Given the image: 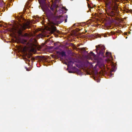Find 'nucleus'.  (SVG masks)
<instances>
[{
    "mask_svg": "<svg viewBox=\"0 0 132 132\" xmlns=\"http://www.w3.org/2000/svg\"><path fill=\"white\" fill-rule=\"evenodd\" d=\"M21 43H22L23 44H25V43L26 42V40L24 39H22V40Z\"/></svg>",
    "mask_w": 132,
    "mask_h": 132,
    "instance_id": "obj_9",
    "label": "nucleus"
},
{
    "mask_svg": "<svg viewBox=\"0 0 132 132\" xmlns=\"http://www.w3.org/2000/svg\"><path fill=\"white\" fill-rule=\"evenodd\" d=\"M68 67L69 65H72L74 63V62L72 61H68Z\"/></svg>",
    "mask_w": 132,
    "mask_h": 132,
    "instance_id": "obj_8",
    "label": "nucleus"
},
{
    "mask_svg": "<svg viewBox=\"0 0 132 132\" xmlns=\"http://www.w3.org/2000/svg\"><path fill=\"white\" fill-rule=\"evenodd\" d=\"M60 54L62 56H63L66 55L64 51H62L60 53Z\"/></svg>",
    "mask_w": 132,
    "mask_h": 132,
    "instance_id": "obj_6",
    "label": "nucleus"
},
{
    "mask_svg": "<svg viewBox=\"0 0 132 132\" xmlns=\"http://www.w3.org/2000/svg\"><path fill=\"white\" fill-rule=\"evenodd\" d=\"M97 66V65H95L94 67L95 68Z\"/></svg>",
    "mask_w": 132,
    "mask_h": 132,
    "instance_id": "obj_15",
    "label": "nucleus"
},
{
    "mask_svg": "<svg viewBox=\"0 0 132 132\" xmlns=\"http://www.w3.org/2000/svg\"><path fill=\"white\" fill-rule=\"evenodd\" d=\"M29 2H27V4H29Z\"/></svg>",
    "mask_w": 132,
    "mask_h": 132,
    "instance_id": "obj_16",
    "label": "nucleus"
},
{
    "mask_svg": "<svg viewBox=\"0 0 132 132\" xmlns=\"http://www.w3.org/2000/svg\"><path fill=\"white\" fill-rule=\"evenodd\" d=\"M41 6L43 11L46 13L49 22V26L52 27V25L60 24L65 20V22H67V15L63 16L61 15L63 13H66L67 10L64 7L60 8L56 4L60 0H54L55 3H53L50 8L52 11V12L46 6L45 0H38Z\"/></svg>",
    "mask_w": 132,
    "mask_h": 132,
    "instance_id": "obj_1",
    "label": "nucleus"
},
{
    "mask_svg": "<svg viewBox=\"0 0 132 132\" xmlns=\"http://www.w3.org/2000/svg\"><path fill=\"white\" fill-rule=\"evenodd\" d=\"M127 38V37H126V38Z\"/></svg>",
    "mask_w": 132,
    "mask_h": 132,
    "instance_id": "obj_20",
    "label": "nucleus"
},
{
    "mask_svg": "<svg viewBox=\"0 0 132 132\" xmlns=\"http://www.w3.org/2000/svg\"><path fill=\"white\" fill-rule=\"evenodd\" d=\"M102 66L104 67H105V65L103 64H102Z\"/></svg>",
    "mask_w": 132,
    "mask_h": 132,
    "instance_id": "obj_13",
    "label": "nucleus"
},
{
    "mask_svg": "<svg viewBox=\"0 0 132 132\" xmlns=\"http://www.w3.org/2000/svg\"><path fill=\"white\" fill-rule=\"evenodd\" d=\"M94 79H95V80H96L95 78H94Z\"/></svg>",
    "mask_w": 132,
    "mask_h": 132,
    "instance_id": "obj_21",
    "label": "nucleus"
},
{
    "mask_svg": "<svg viewBox=\"0 0 132 132\" xmlns=\"http://www.w3.org/2000/svg\"><path fill=\"white\" fill-rule=\"evenodd\" d=\"M118 6V4L114 3L111 7H109V9L106 10V12L111 16L117 15L119 12Z\"/></svg>",
    "mask_w": 132,
    "mask_h": 132,
    "instance_id": "obj_3",
    "label": "nucleus"
},
{
    "mask_svg": "<svg viewBox=\"0 0 132 132\" xmlns=\"http://www.w3.org/2000/svg\"><path fill=\"white\" fill-rule=\"evenodd\" d=\"M97 82H100V80H99V79H98L97 80Z\"/></svg>",
    "mask_w": 132,
    "mask_h": 132,
    "instance_id": "obj_12",
    "label": "nucleus"
},
{
    "mask_svg": "<svg viewBox=\"0 0 132 132\" xmlns=\"http://www.w3.org/2000/svg\"><path fill=\"white\" fill-rule=\"evenodd\" d=\"M56 31V28L55 27H54L52 28L51 29V32L52 33H53L55 31Z\"/></svg>",
    "mask_w": 132,
    "mask_h": 132,
    "instance_id": "obj_7",
    "label": "nucleus"
},
{
    "mask_svg": "<svg viewBox=\"0 0 132 132\" xmlns=\"http://www.w3.org/2000/svg\"><path fill=\"white\" fill-rule=\"evenodd\" d=\"M76 24H74V26H75V25H76Z\"/></svg>",
    "mask_w": 132,
    "mask_h": 132,
    "instance_id": "obj_18",
    "label": "nucleus"
},
{
    "mask_svg": "<svg viewBox=\"0 0 132 132\" xmlns=\"http://www.w3.org/2000/svg\"><path fill=\"white\" fill-rule=\"evenodd\" d=\"M26 28L24 25H22L20 24H17L13 26L12 29V32L15 35H18L19 36L21 37L26 36H28L27 34H25L24 35L22 33V30L25 29Z\"/></svg>",
    "mask_w": 132,
    "mask_h": 132,
    "instance_id": "obj_2",
    "label": "nucleus"
},
{
    "mask_svg": "<svg viewBox=\"0 0 132 132\" xmlns=\"http://www.w3.org/2000/svg\"><path fill=\"white\" fill-rule=\"evenodd\" d=\"M90 53H91L90 55L91 56H92L93 57H95V55L94 53H93L92 52H91Z\"/></svg>",
    "mask_w": 132,
    "mask_h": 132,
    "instance_id": "obj_10",
    "label": "nucleus"
},
{
    "mask_svg": "<svg viewBox=\"0 0 132 132\" xmlns=\"http://www.w3.org/2000/svg\"><path fill=\"white\" fill-rule=\"evenodd\" d=\"M125 35H127V33H125Z\"/></svg>",
    "mask_w": 132,
    "mask_h": 132,
    "instance_id": "obj_19",
    "label": "nucleus"
},
{
    "mask_svg": "<svg viewBox=\"0 0 132 132\" xmlns=\"http://www.w3.org/2000/svg\"><path fill=\"white\" fill-rule=\"evenodd\" d=\"M96 49L95 50L97 54L103 57H105L104 53L105 52V47L103 45H99L98 46H96Z\"/></svg>",
    "mask_w": 132,
    "mask_h": 132,
    "instance_id": "obj_5",
    "label": "nucleus"
},
{
    "mask_svg": "<svg viewBox=\"0 0 132 132\" xmlns=\"http://www.w3.org/2000/svg\"><path fill=\"white\" fill-rule=\"evenodd\" d=\"M88 7L89 8H92L93 7L90 6V5H89V4H88Z\"/></svg>",
    "mask_w": 132,
    "mask_h": 132,
    "instance_id": "obj_11",
    "label": "nucleus"
},
{
    "mask_svg": "<svg viewBox=\"0 0 132 132\" xmlns=\"http://www.w3.org/2000/svg\"><path fill=\"white\" fill-rule=\"evenodd\" d=\"M68 72H69V73H72V72L71 71H68Z\"/></svg>",
    "mask_w": 132,
    "mask_h": 132,
    "instance_id": "obj_14",
    "label": "nucleus"
},
{
    "mask_svg": "<svg viewBox=\"0 0 132 132\" xmlns=\"http://www.w3.org/2000/svg\"><path fill=\"white\" fill-rule=\"evenodd\" d=\"M26 70H27V71H29L28 69H26Z\"/></svg>",
    "mask_w": 132,
    "mask_h": 132,
    "instance_id": "obj_17",
    "label": "nucleus"
},
{
    "mask_svg": "<svg viewBox=\"0 0 132 132\" xmlns=\"http://www.w3.org/2000/svg\"><path fill=\"white\" fill-rule=\"evenodd\" d=\"M105 55L106 57H107L108 60L110 62V64H111V68L110 67H109L108 68L111 69V70L110 69V70H111L110 75V77L112 76L113 74L111 73V72H115L116 70V68L115 65L112 63L111 62V60L112 59V56L111 55V53L109 52H107L106 53Z\"/></svg>",
    "mask_w": 132,
    "mask_h": 132,
    "instance_id": "obj_4",
    "label": "nucleus"
}]
</instances>
